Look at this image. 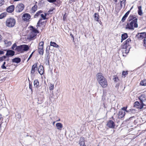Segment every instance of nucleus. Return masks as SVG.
Returning a JSON list of instances; mask_svg holds the SVG:
<instances>
[{
  "label": "nucleus",
  "mask_w": 146,
  "mask_h": 146,
  "mask_svg": "<svg viewBox=\"0 0 146 146\" xmlns=\"http://www.w3.org/2000/svg\"><path fill=\"white\" fill-rule=\"evenodd\" d=\"M37 9V6L36 4H35L31 8V11L33 13H34L35 12Z\"/></svg>",
  "instance_id": "b1692460"
},
{
  "label": "nucleus",
  "mask_w": 146,
  "mask_h": 146,
  "mask_svg": "<svg viewBox=\"0 0 146 146\" xmlns=\"http://www.w3.org/2000/svg\"><path fill=\"white\" fill-rule=\"evenodd\" d=\"M94 17L95 20L98 21L99 20V15L98 13H95L94 14Z\"/></svg>",
  "instance_id": "c756f323"
},
{
  "label": "nucleus",
  "mask_w": 146,
  "mask_h": 146,
  "mask_svg": "<svg viewBox=\"0 0 146 146\" xmlns=\"http://www.w3.org/2000/svg\"><path fill=\"white\" fill-rule=\"evenodd\" d=\"M29 88L32 91V86L31 84H29Z\"/></svg>",
  "instance_id": "603ef678"
},
{
  "label": "nucleus",
  "mask_w": 146,
  "mask_h": 146,
  "mask_svg": "<svg viewBox=\"0 0 146 146\" xmlns=\"http://www.w3.org/2000/svg\"><path fill=\"white\" fill-rule=\"evenodd\" d=\"M137 19H135L129 23H127L126 25L125 29L133 30H134V28L137 27Z\"/></svg>",
  "instance_id": "f03ea898"
},
{
  "label": "nucleus",
  "mask_w": 146,
  "mask_h": 146,
  "mask_svg": "<svg viewBox=\"0 0 146 146\" xmlns=\"http://www.w3.org/2000/svg\"><path fill=\"white\" fill-rule=\"evenodd\" d=\"M5 62H4L3 64L1 66V68L3 69H5L6 68V66H5Z\"/></svg>",
  "instance_id": "4c0bfd02"
},
{
  "label": "nucleus",
  "mask_w": 146,
  "mask_h": 146,
  "mask_svg": "<svg viewBox=\"0 0 146 146\" xmlns=\"http://www.w3.org/2000/svg\"><path fill=\"white\" fill-rule=\"evenodd\" d=\"M34 84L35 87L37 88L39 87V82L37 80H35L34 81Z\"/></svg>",
  "instance_id": "412c9836"
},
{
  "label": "nucleus",
  "mask_w": 146,
  "mask_h": 146,
  "mask_svg": "<svg viewBox=\"0 0 146 146\" xmlns=\"http://www.w3.org/2000/svg\"><path fill=\"white\" fill-rule=\"evenodd\" d=\"M47 1L50 3H53L56 1V0H47Z\"/></svg>",
  "instance_id": "49530a36"
},
{
  "label": "nucleus",
  "mask_w": 146,
  "mask_h": 146,
  "mask_svg": "<svg viewBox=\"0 0 146 146\" xmlns=\"http://www.w3.org/2000/svg\"><path fill=\"white\" fill-rule=\"evenodd\" d=\"M66 13H65L63 16V19L64 21H65L66 19Z\"/></svg>",
  "instance_id": "de8ad7c7"
},
{
  "label": "nucleus",
  "mask_w": 146,
  "mask_h": 146,
  "mask_svg": "<svg viewBox=\"0 0 146 146\" xmlns=\"http://www.w3.org/2000/svg\"><path fill=\"white\" fill-rule=\"evenodd\" d=\"M60 121V119H59L58 120H57V121Z\"/></svg>",
  "instance_id": "bf43d9fd"
},
{
  "label": "nucleus",
  "mask_w": 146,
  "mask_h": 146,
  "mask_svg": "<svg viewBox=\"0 0 146 146\" xmlns=\"http://www.w3.org/2000/svg\"><path fill=\"white\" fill-rule=\"evenodd\" d=\"M4 0H0V7L2 6L4 3Z\"/></svg>",
  "instance_id": "a19ab883"
},
{
  "label": "nucleus",
  "mask_w": 146,
  "mask_h": 146,
  "mask_svg": "<svg viewBox=\"0 0 146 146\" xmlns=\"http://www.w3.org/2000/svg\"><path fill=\"white\" fill-rule=\"evenodd\" d=\"M70 36L73 38V39H74V37L73 36V35L72 34H71L70 35Z\"/></svg>",
  "instance_id": "5fc2aeb1"
},
{
  "label": "nucleus",
  "mask_w": 146,
  "mask_h": 146,
  "mask_svg": "<svg viewBox=\"0 0 146 146\" xmlns=\"http://www.w3.org/2000/svg\"><path fill=\"white\" fill-rule=\"evenodd\" d=\"M1 115H0V119H1Z\"/></svg>",
  "instance_id": "4d7b16f0"
},
{
  "label": "nucleus",
  "mask_w": 146,
  "mask_h": 146,
  "mask_svg": "<svg viewBox=\"0 0 146 146\" xmlns=\"http://www.w3.org/2000/svg\"><path fill=\"white\" fill-rule=\"evenodd\" d=\"M46 14L44 13V14H41L40 15L41 17L43 19L45 20L46 19Z\"/></svg>",
  "instance_id": "f704fd0d"
},
{
  "label": "nucleus",
  "mask_w": 146,
  "mask_h": 146,
  "mask_svg": "<svg viewBox=\"0 0 146 146\" xmlns=\"http://www.w3.org/2000/svg\"><path fill=\"white\" fill-rule=\"evenodd\" d=\"M136 36L139 39H141L143 38H145L146 37V34L145 33H139L137 34Z\"/></svg>",
  "instance_id": "9d476101"
},
{
  "label": "nucleus",
  "mask_w": 146,
  "mask_h": 146,
  "mask_svg": "<svg viewBox=\"0 0 146 146\" xmlns=\"http://www.w3.org/2000/svg\"><path fill=\"white\" fill-rule=\"evenodd\" d=\"M56 126L57 129L59 130H61L63 128V125L60 123H57L56 124Z\"/></svg>",
  "instance_id": "a211bd4d"
},
{
  "label": "nucleus",
  "mask_w": 146,
  "mask_h": 146,
  "mask_svg": "<svg viewBox=\"0 0 146 146\" xmlns=\"http://www.w3.org/2000/svg\"><path fill=\"white\" fill-rule=\"evenodd\" d=\"M44 42L42 41L40 42L38 46V49H42L43 48Z\"/></svg>",
  "instance_id": "cd10ccee"
},
{
  "label": "nucleus",
  "mask_w": 146,
  "mask_h": 146,
  "mask_svg": "<svg viewBox=\"0 0 146 146\" xmlns=\"http://www.w3.org/2000/svg\"><path fill=\"white\" fill-rule=\"evenodd\" d=\"M14 8L15 7L14 5H11L7 8V11L9 13H12L14 11Z\"/></svg>",
  "instance_id": "dca6fc26"
},
{
  "label": "nucleus",
  "mask_w": 146,
  "mask_h": 146,
  "mask_svg": "<svg viewBox=\"0 0 146 146\" xmlns=\"http://www.w3.org/2000/svg\"><path fill=\"white\" fill-rule=\"evenodd\" d=\"M54 85L53 84H51L50 85V86L49 87V89L50 90H53L54 88Z\"/></svg>",
  "instance_id": "c9c22d12"
},
{
  "label": "nucleus",
  "mask_w": 146,
  "mask_h": 146,
  "mask_svg": "<svg viewBox=\"0 0 146 146\" xmlns=\"http://www.w3.org/2000/svg\"><path fill=\"white\" fill-rule=\"evenodd\" d=\"M7 15L6 12H4L0 15V19H2L5 17Z\"/></svg>",
  "instance_id": "7c9ffc66"
},
{
  "label": "nucleus",
  "mask_w": 146,
  "mask_h": 146,
  "mask_svg": "<svg viewBox=\"0 0 146 146\" xmlns=\"http://www.w3.org/2000/svg\"><path fill=\"white\" fill-rule=\"evenodd\" d=\"M130 10L128 11L125 14V15H124V16H123V17L122 19H121V21L123 22L125 20V19H126V17H127V16H128V15H129V13L130 12Z\"/></svg>",
  "instance_id": "4be33fe9"
},
{
  "label": "nucleus",
  "mask_w": 146,
  "mask_h": 146,
  "mask_svg": "<svg viewBox=\"0 0 146 146\" xmlns=\"http://www.w3.org/2000/svg\"><path fill=\"white\" fill-rule=\"evenodd\" d=\"M107 125L110 128H114L115 126V124L113 121L110 120L108 122Z\"/></svg>",
  "instance_id": "9b49d317"
},
{
  "label": "nucleus",
  "mask_w": 146,
  "mask_h": 146,
  "mask_svg": "<svg viewBox=\"0 0 146 146\" xmlns=\"http://www.w3.org/2000/svg\"><path fill=\"white\" fill-rule=\"evenodd\" d=\"M55 122H54L53 123V124H54V123H55Z\"/></svg>",
  "instance_id": "052dcab7"
},
{
  "label": "nucleus",
  "mask_w": 146,
  "mask_h": 146,
  "mask_svg": "<svg viewBox=\"0 0 146 146\" xmlns=\"http://www.w3.org/2000/svg\"><path fill=\"white\" fill-rule=\"evenodd\" d=\"M119 118H121L123 117L125 115V112L122 110H119L117 114Z\"/></svg>",
  "instance_id": "f8f14e48"
},
{
  "label": "nucleus",
  "mask_w": 146,
  "mask_h": 146,
  "mask_svg": "<svg viewBox=\"0 0 146 146\" xmlns=\"http://www.w3.org/2000/svg\"><path fill=\"white\" fill-rule=\"evenodd\" d=\"M38 71L40 75L42 74L44 72L43 67L41 65L40 66L38 67Z\"/></svg>",
  "instance_id": "aec40b11"
},
{
  "label": "nucleus",
  "mask_w": 146,
  "mask_h": 146,
  "mask_svg": "<svg viewBox=\"0 0 146 146\" xmlns=\"http://www.w3.org/2000/svg\"><path fill=\"white\" fill-rule=\"evenodd\" d=\"M98 83L103 87L106 88L108 85L107 80L101 73H98L96 75Z\"/></svg>",
  "instance_id": "f257e3e1"
},
{
  "label": "nucleus",
  "mask_w": 146,
  "mask_h": 146,
  "mask_svg": "<svg viewBox=\"0 0 146 146\" xmlns=\"http://www.w3.org/2000/svg\"><path fill=\"white\" fill-rule=\"evenodd\" d=\"M50 45L56 48H58L59 47V46L55 42L52 41H51L50 42Z\"/></svg>",
  "instance_id": "393cba45"
},
{
  "label": "nucleus",
  "mask_w": 146,
  "mask_h": 146,
  "mask_svg": "<svg viewBox=\"0 0 146 146\" xmlns=\"http://www.w3.org/2000/svg\"><path fill=\"white\" fill-rule=\"evenodd\" d=\"M141 103H144L146 101V96L144 94H142L139 97Z\"/></svg>",
  "instance_id": "1a4fd4ad"
},
{
  "label": "nucleus",
  "mask_w": 146,
  "mask_h": 146,
  "mask_svg": "<svg viewBox=\"0 0 146 146\" xmlns=\"http://www.w3.org/2000/svg\"><path fill=\"white\" fill-rule=\"evenodd\" d=\"M2 39L1 36L0 35V41Z\"/></svg>",
  "instance_id": "6e6d98bb"
},
{
  "label": "nucleus",
  "mask_w": 146,
  "mask_h": 146,
  "mask_svg": "<svg viewBox=\"0 0 146 146\" xmlns=\"http://www.w3.org/2000/svg\"><path fill=\"white\" fill-rule=\"evenodd\" d=\"M6 22V25L7 26L12 27L15 25V20L14 19L11 18L8 19Z\"/></svg>",
  "instance_id": "20e7f679"
},
{
  "label": "nucleus",
  "mask_w": 146,
  "mask_h": 146,
  "mask_svg": "<svg viewBox=\"0 0 146 146\" xmlns=\"http://www.w3.org/2000/svg\"><path fill=\"white\" fill-rule=\"evenodd\" d=\"M131 40L130 39L128 38L127 39L125 42H124L125 43V44H127V45H128L129 46V43L131 42Z\"/></svg>",
  "instance_id": "72a5a7b5"
},
{
  "label": "nucleus",
  "mask_w": 146,
  "mask_h": 146,
  "mask_svg": "<svg viewBox=\"0 0 146 146\" xmlns=\"http://www.w3.org/2000/svg\"><path fill=\"white\" fill-rule=\"evenodd\" d=\"M29 48V47L28 45L23 44L17 46L15 50L17 52L22 53L28 51Z\"/></svg>",
  "instance_id": "7ed1b4c3"
},
{
  "label": "nucleus",
  "mask_w": 146,
  "mask_h": 146,
  "mask_svg": "<svg viewBox=\"0 0 146 146\" xmlns=\"http://www.w3.org/2000/svg\"><path fill=\"white\" fill-rule=\"evenodd\" d=\"M85 139L83 137L80 138L79 143L80 146H86L85 144Z\"/></svg>",
  "instance_id": "ddd939ff"
},
{
  "label": "nucleus",
  "mask_w": 146,
  "mask_h": 146,
  "mask_svg": "<svg viewBox=\"0 0 146 146\" xmlns=\"http://www.w3.org/2000/svg\"><path fill=\"white\" fill-rule=\"evenodd\" d=\"M13 62H15L17 63H19L21 61V59L19 58H16L12 60Z\"/></svg>",
  "instance_id": "a878e982"
},
{
  "label": "nucleus",
  "mask_w": 146,
  "mask_h": 146,
  "mask_svg": "<svg viewBox=\"0 0 146 146\" xmlns=\"http://www.w3.org/2000/svg\"><path fill=\"white\" fill-rule=\"evenodd\" d=\"M16 46V45L15 43H14L13 44L11 47V48L12 49L14 50Z\"/></svg>",
  "instance_id": "a18cd8bd"
},
{
  "label": "nucleus",
  "mask_w": 146,
  "mask_h": 146,
  "mask_svg": "<svg viewBox=\"0 0 146 146\" xmlns=\"http://www.w3.org/2000/svg\"><path fill=\"white\" fill-rule=\"evenodd\" d=\"M38 51L39 54L41 55H42L43 54L44 50L43 48L42 49H38Z\"/></svg>",
  "instance_id": "473e14b6"
},
{
  "label": "nucleus",
  "mask_w": 146,
  "mask_h": 146,
  "mask_svg": "<svg viewBox=\"0 0 146 146\" xmlns=\"http://www.w3.org/2000/svg\"><path fill=\"white\" fill-rule=\"evenodd\" d=\"M114 1L115 2H117V0H114Z\"/></svg>",
  "instance_id": "13d9d810"
},
{
  "label": "nucleus",
  "mask_w": 146,
  "mask_h": 146,
  "mask_svg": "<svg viewBox=\"0 0 146 146\" xmlns=\"http://www.w3.org/2000/svg\"><path fill=\"white\" fill-rule=\"evenodd\" d=\"M37 3V2H35V4H36V3Z\"/></svg>",
  "instance_id": "680f3d73"
},
{
  "label": "nucleus",
  "mask_w": 146,
  "mask_h": 146,
  "mask_svg": "<svg viewBox=\"0 0 146 146\" xmlns=\"http://www.w3.org/2000/svg\"><path fill=\"white\" fill-rule=\"evenodd\" d=\"M127 108V107H123L121 108V110H123V111H124L125 112V111L127 112V111L126 110Z\"/></svg>",
  "instance_id": "79ce46f5"
},
{
  "label": "nucleus",
  "mask_w": 146,
  "mask_h": 146,
  "mask_svg": "<svg viewBox=\"0 0 146 146\" xmlns=\"http://www.w3.org/2000/svg\"><path fill=\"white\" fill-rule=\"evenodd\" d=\"M127 37V33H125L121 35V42H122L123 40L126 39Z\"/></svg>",
  "instance_id": "5701e85b"
},
{
  "label": "nucleus",
  "mask_w": 146,
  "mask_h": 146,
  "mask_svg": "<svg viewBox=\"0 0 146 146\" xmlns=\"http://www.w3.org/2000/svg\"><path fill=\"white\" fill-rule=\"evenodd\" d=\"M40 21L39 20V21L38 22V23L37 24V25H36V27H39V23H40Z\"/></svg>",
  "instance_id": "864d4df0"
},
{
  "label": "nucleus",
  "mask_w": 146,
  "mask_h": 146,
  "mask_svg": "<svg viewBox=\"0 0 146 146\" xmlns=\"http://www.w3.org/2000/svg\"><path fill=\"white\" fill-rule=\"evenodd\" d=\"M143 45L146 47V37L144 38L143 40Z\"/></svg>",
  "instance_id": "37998d69"
},
{
  "label": "nucleus",
  "mask_w": 146,
  "mask_h": 146,
  "mask_svg": "<svg viewBox=\"0 0 146 146\" xmlns=\"http://www.w3.org/2000/svg\"><path fill=\"white\" fill-rule=\"evenodd\" d=\"M145 105L144 104L141 103H140L138 102H136L134 104V107L139 109H141L144 106H145Z\"/></svg>",
  "instance_id": "423d86ee"
},
{
  "label": "nucleus",
  "mask_w": 146,
  "mask_h": 146,
  "mask_svg": "<svg viewBox=\"0 0 146 146\" xmlns=\"http://www.w3.org/2000/svg\"><path fill=\"white\" fill-rule=\"evenodd\" d=\"M127 74V71H123L122 74V75L123 76H125Z\"/></svg>",
  "instance_id": "c03bdc74"
},
{
  "label": "nucleus",
  "mask_w": 146,
  "mask_h": 146,
  "mask_svg": "<svg viewBox=\"0 0 146 146\" xmlns=\"http://www.w3.org/2000/svg\"><path fill=\"white\" fill-rule=\"evenodd\" d=\"M138 13L140 15H142L141 7V6H139L138 7Z\"/></svg>",
  "instance_id": "c85d7f7f"
},
{
  "label": "nucleus",
  "mask_w": 146,
  "mask_h": 146,
  "mask_svg": "<svg viewBox=\"0 0 146 146\" xmlns=\"http://www.w3.org/2000/svg\"><path fill=\"white\" fill-rule=\"evenodd\" d=\"M118 80V78L117 77H115L114 78V80L115 82H117V81Z\"/></svg>",
  "instance_id": "09e8293b"
},
{
  "label": "nucleus",
  "mask_w": 146,
  "mask_h": 146,
  "mask_svg": "<svg viewBox=\"0 0 146 146\" xmlns=\"http://www.w3.org/2000/svg\"><path fill=\"white\" fill-rule=\"evenodd\" d=\"M15 52L12 50H8L7 51L6 55L7 56H12L15 54Z\"/></svg>",
  "instance_id": "f3484780"
},
{
  "label": "nucleus",
  "mask_w": 146,
  "mask_h": 146,
  "mask_svg": "<svg viewBox=\"0 0 146 146\" xmlns=\"http://www.w3.org/2000/svg\"><path fill=\"white\" fill-rule=\"evenodd\" d=\"M140 85L142 86H146V79L142 80L140 83Z\"/></svg>",
  "instance_id": "2f4dec72"
},
{
  "label": "nucleus",
  "mask_w": 146,
  "mask_h": 146,
  "mask_svg": "<svg viewBox=\"0 0 146 146\" xmlns=\"http://www.w3.org/2000/svg\"><path fill=\"white\" fill-rule=\"evenodd\" d=\"M6 57L5 56L0 57V61H2L4 60V59L6 58Z\"/></svg>",
  "instance_id": "ea45409f"
},
{
  "label": "nucleus",
  "mask_w": 146,
  "mask_h": 146,
  "mask_svg": "<svg viewBox=\"0 0 146 146\" xmlns=\"http://www.w3.org/2000/svg\"><path fill=\"white\" fill-rule=\"evenodd\" d=\"M30 17V15L28 13L24 14L22 16V18L24 21H27L29 20Z\"/></svg>",
  "instance_id": "2eb2a0df"
},
{
  "label": "nucleus",
  "mask_w": 146,
  "mask_h": 146,
  "mask_svg": "<svg viewBox=\"0 0 146 146\" xmlns=\"http://www.w3.org/2000/svg\"><path fill=\"white\" fill-rule=\"evenodd\" d=\"M34 52H33L32 54L30 55L29 56V58H28V60H27V61H28L30 58H31V57L32 56V55H33V53Z\"/></svg>",
  "instance_id": "8fccbe9b"
},
{
  "label": "nucleus",
  "mask_w": 146,
  "mask_h": 146,
  "mask_svg": "<svg viewBox=\"0 0 146 146\" xmlns=\"http://www.w3.org/2000/svg\"><path fill=\"white\" fill-rule=\"evenodd\" d=\"M37 69V64H35L32 66L31 73L33 74H34Z\"/></svg>",
  "instance_id": "4468645a"
},
{
  "label": "nucleus",
  "mask_w": 146,
  "mask_h": 146,
  "mask_svg": "<svg viewBox=\"0 0 146 146\" xmlns=\"http://www.w3.org/2000/svg\"><path fill=\"white\" fill-rule=\"evenodd\" d=\"M33 28L32 30L31 31L30 34V37L32 39H34V37L36 36V33H38V31L35 29L33 28V27H32Z\"/></svg>",
  "instance_id": "6e6552de"
},
{
  "label": "nucleus",
  "mask_w": 146,
  "mask_h": 146,
  "mask_svg": "<svg viewBox=\"0 0 146 146\" xmlns=\"http://www.w3.org/2000/svg\"><path fill=\"white\" fill-rule=\"evenodd\" d=\"M137 19L136 18H134L133 16H130L128 18V19L130 21H131L134 19Z\"/></svg>",
  "instance_id": "e433bc0d"
},
{
  "label": "nucleus",
  "mask_w": 146,
  "mask_h": 146,
  "mask_svg": "<svg viewBox=\"0 0 146 146\" xmlns=\"http://www.w3.org/2000/svg\"><path fill=\"white\" fill-rule=\"evenodd\" d=\"M42 11H40L37 12L35 15V17H38L41 13Z\"/></svg>",
  "instance_id": "58836bf2"
},
{
  "label": "nucleus",
  "mask_w": 146,
  "mask_h": 146,
  "mask_svg": "<svg viewBox=\"0 0 146 146\" xmlns=\"http://www.w3.org/2000/svg\"><path fill=\"white\" fill-rule=\"evenodd\" d=\"M24 6L22 3H20L16 7V11L17 12H20L24 9Z\"/></svg>",
  "instance_id": "0eeeda50"
},
{
  "label": "nucleus",
  "mask_w": 146,
  "mask_h": 146,
  "mask_svg": "<svg viewBox=\"0 0 146 146\" xmlns=\"http://www.w3.org/2000/svg\"><path fill=\"white\" fill-rule=\"evenodd\" d=\"M119 1L121 7H122L123 6L124 7H125V0H119Z\"/></svg>",
  "instance_id": "bb28decb"
},
{
  "label": "nucleus",
  "mask_w": 146,
  "mask_h": 146,
  "mask_svg": "<svg viewBox=\"0 0 146 146\" xmlns=\"http://www.w3.org/2000/svg\"><path fill=\"white\" fill-rule=\"evenodd\" d=\"M5 46L6 47H8L10 46L11 44V42L7 40H5L4 41Z\"/></svg>",
  "instance_id": "6ab92c4d"
},
{
  "label": "nucleus",
  "mask_w": 146,
  "mask_h": 146,
  "mask_svg": "<svg viewBox=\"0 0 146 146\" xmlns=\"http://www.w3.org/2000/svg\"><path fill=\"white\" fill-rule=\"evenodd\" d=\"M122 48L123 49L122 51L123 52H124L125 53H128L130 48V46L127 45L126 44L123 42V44L122 46Z\"/></svg>",
  "instance_id": "39448f33"
},
{
  "label": "nucleus",
  "mask_w": 146,
  "mask_h": 146,
  "mask_svg": "<svg viewBox=\"0 0 146 146\" xmlns=\"http://www.w3.org/2000/svg\"><path fill=\"white\" fill-rule=\"evenodd\" d=\"M4 53V52L3 51L0 50V54H3Z\"/></svg>",
  "instance_id": "3c124183"
}]
</instances>
